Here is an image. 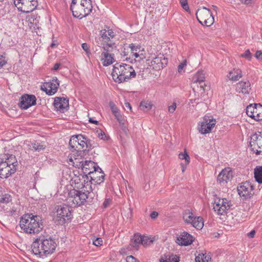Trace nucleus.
<instances>
[{
	"instance_id": "1",
	"label": "nucleus",
	"mask_w": 262,
	"mask_h": 262,
	"mask_svg": "<svg viewBox=\"0 0 262 262\" xmlns=\"http://www.w3.org/2000/svg\"><path fill=\"white\" fill-rule=\"evenodd\" d=\"M57 243L55 239L48 236H39L31 245L33 253L41 258L48 257L55 251Z\"/></svg>"
},
{
	"instance_id": "2",
	"label": "nucleus",
	"mask_w": 262,
	"mask_h": 262,
	"mask_svg": "<svg viewBox=\"0 0 262 262\" xmlns=\"http://www.w3.org/2000/svg\"><path fill=\"white\" fill-rule=\"evenodd\" d=\"M19 226L26 234L35 235L40 232L43 224L40 217L32 214H25L20 218Z\"/></svg>"
},
{
	"instance_id": "3",
	"label": "nucleus",
	"mask_w": 262,
	"mask_h": 262,
	"mask_svg": "<svg viewBox=\"0 0 262 262\" xmlns=\"http://www.w3.org/2000/svg\"><path fill=\"white\" fill-rule=\"evenodd\" d=\"M136 73L134 68L125 63H116L113 69L112 76L113 80L117 83L126 81L135 77Z\"/></svg>"
},
{
	"instance_id": "4",
	"label": "nucleus",
	"mask_w": 262,
	"mask_h": 262,
	"mask_svg": "<svg viewBox=\"0 0 262 262\" xmlns=\"http://www.w3.org/2000/svg\"><path fill=\"white\" fill-rule=\"evenodd\" d=\"M17 161L13 155H5L0 158V178L7 179L14 174L17 169Z\"/></svg>"
},
{
	"instance_id": "5",
	"label": "nucleus",
	"mask_w": 262,
	"mask_h": 262,
	"mask_svg": "<svg viewBox=\"0 0 262 262\" xmlns=\"http://www.w3.org/2000/svg\"><path fill=\"white\" fill-rule=\"evenodd\" d=\"M91 0H72L71 10L75 17L80 19L89 15L92 11Z\"/></svg>"
},
{
	"instance_id": "6",
	"label": "nucleus",
	"mask_w": 262,
	"mask_h": 262,
	"mask_svg": "<svg viewBox=\"0 0 262 262\" xmlns=\"http://www.w3.org/2000/svg\"><path fill=\"white\" fill-rule=\"evenodd\" d=\"M232 206L230 201L226 198L215 196L213 203V209L218 215H225Z\"/></svg>"
},
{
	"instance_id": "7",
	"label": "nucleus",
	"mask_w": 262,
	"mask_h": 262,
	"mask_svg": "<svg viewBox=\"0 0 262 262\" xmlns=\"http://www.w3.org/2000/svg\"><path fill=\"white\" fill-rule=\"evenodd\" d=\"M147 64L152 70L159 71L164 68L168 63V59L164 55L159 53L151 55L146 59Z\"/></svg>"
},
{
	"instance_id": "8",
	"label": "nucleus",
	"mask_w": 262,
	"mask_h": 262,
	"mask_svg": "<svg viewBox=\"0 0 262 262\" xmlns=\"http://www.w3.org/2000/svg\"><path fill=\"white\" fill-rule=\"evenodd\" d=\"M183 220L185 223L191 225L197 229H202L204 226L203 218L196 216L192 209H187L183 212Z\"/></svg>"
},
{
	"instance_id": "9",
	"label": "nucleus",
	"mask_w": 262,
	"mask_h": 262,
	"mask_svg": "<svg viewBox=\"0 0 262 262\" xmlns=\"http://www.w3.org/2000/svg\"><path fill=\"white\" fill-rule=\"evenodd\" d=\"M90 192L82 190L72 189L68 193L67 200L70 203L80 206L85 201Z\"/></svg>"
},
{
	"instance_id": "10",
	"label": "nucleus",
	"mask_w": 262,
	"mask_h": 262,
	"mask_svg": "<svg viewBox=\"0 0 262 262\" xmlns=\"http://www.w3.org/2000/svg\"><path fill=\"white\" fill-rule=\"evenodd\" d=\"M71 216V212L67 205H58L56 207L54 220L59 224H63L70 221Z\"/></svg>"
},
{
	"instance_id": "11",
	"label": "nucleus",
	"mask_w": 262,
	"mask_h": 262,
	"mask_svg": "<svg viewBox=\"0 0 262 262\" xmlns=\"http://www.w3.org/2000/svg\"><path fill=\"white\" fill-rule=\"evenodd\" d=\"M71 185L73 189L82 190L87 192L92 191L90 181H88V178L85 175L75 176L72 178Z\"/></svg>"
},
{
	"instance_id": "12",
	"label": "nucleus",
	"mask_w": 262,
	"mask_h": 262,
	"mask_svg": "<svg viewBox=\"0 0 262 262\" xmlns=\"http://www.w3.org/2000/svg\"><path fill=\"white\" fill-rule=\"evenodd\" d=\"M216 121L212 116H205L198 125V130L202 135L210 133L214 128Z\"/></svg>"
},
{
	"instance_id": "13",
	"label": "nucleus",
	"mask_w": 262,
	"mask_h": 262,
	"mask_svg": "<svg viewBox=\"0 0 262 262\" xmlns=\"http://www.w3.org/2000/svg\"><path fill=\"white\" fill-rule=\"evenodd\" d=\"M196 18L200 24L206 26H210L214 23V17L211 11L205 8L198 9L196 13Z\"/></svg>"
},
{
	"instance_id": "14",
	"label": "nucleus",
	"mask_w": 262,
	"mask_h": 262,
	"mask_svg": "<svg viewBox=\"0 0 262 262\" xmlns=\"http://www.w3.org/2000/svg\"><path fill=\"white\" fill-rule=\"evenodd\" d=\"M18 10L24 13L33 11L38 5L37 0H14Z\"/></svg>"
},
{
	"instance_id": "15",
	"label": "nucleus",
	"mask_w": 262,
	"mask_h": 262,
	"mask_svg": "<svg viewBox=\"0 0 262 262\" xmlns=\"http://www.w3.org/2000/svg\"><path fill=\"white\" fill-rule=\"evenodd\" d=\"M238 193L244 199H250L254 194V187L249 182L241 183L237 187Z\"/></svg>"
},
{
	"instance_id": "16",
	"label": "nucleus",
	"mask_w": 262,
	"mask_h": 262,
	"mask_svg": "<svg viewBox=\"0 0 262 262\" xmlns=\"http://www.w3.org/2000/svg\"><path fill=\"white\" fill-rule=\"evenodd\" d=\"M69 145L74 150L82 151L84 153L87 148V141L81 135L73 136L70 140Z\"/></svg>"
},
{
	"instance_id": "17",
	"label": "nucleus",
	"mask_w": 262,
	"mask_h": 262,
	"mask_svg": "<svg viewBox=\"0 0 262 262\" xmlns=\"http://www.w3.org/2000/svg\"><path fill=\"white\" fill-rule=\"evenodd\" d=\"M250 147L256 155H262V134L260 133L252 135L250 141Z\"/></svg>"
},
{
	"instance_id": "18",
	"label": "nucleus",
	"mask_w": 262,
	"mask_h": 262,
	"mask_svg": "<svg viewBox=\"0 0 262 262\" xmlns=\"http://www.w3.org/2000/svg\"><path fill=\"white\" fill-rule=\"evenodd\" d=\"M247 115L255 121L262 120V105L260 104H251L247 106Z\"/></svg>"
},
{
	"instance_id": "19",
	"label": "nucleus",
	"mask_w": 262,
	"mask_h": 262,
	"mask_svg": "<svg viewBox=\"0 0 262 262\" xmlns=\"http://www.w3.org/2000/svg\"><path fill=\"white\" fill-rule=\"evenodd\" d=\"M82 151L73 150L68 156L67 162L70 164L75 167L80 168L82 165L83 155Z\"/></svg>"
},
{
	"instance_id": "20",
	"label": "nucleus",
	"mask_w": 262,
	"mask_h": 262,
	"mask_svg": "<svg viewBox=\"0 0 262 262\" xmlns=\"http://www.w3.org/2000/svg\"><path fill=\"white\" fill-rule=\"evenodd\" d=\"M132 54L131 59L136 61L140 62L146 58V51L145 48L140 44L132 43Z\"/></svg>"
},
{
	"instance_id": "21",
	"label": "nucleus",
	"mask_w": 262,
	"mask_h": 262,
	"mask_svg": "<svg viewBox=\"0 0 262 262\" xmlns=\"http://www.w3.org/2000/svg\"><path fill=\"white\" fill-rule=\"evenodd\" d=\"M59 86V81L56 77H53L48 82H45L41 86V89L48 95L55 94Z\"/></svg>"
},
{
	"instance_id": "22",
	"label": "nucleus",
	"mask_w": 262,
	"mask_h": 262,
	"mask_svg": "<svg viewBox=\"0 0 262 262\" xmlns=\"http://www.w3.org/2000/svg\"><path fill=\"white\" fill-rule=\"evenodd\" d=\"M233 178V172L230 167L222 169L217 177V183L221 185H225L230 182Z\"/></svg>"
},
{
	"instance_id": "23",
	"label": "nucleus",
	"mask_w": 262,
	"mask_h": 262,
	"mask_svg": "<svg viewBox=\"0 0 262 262\" xmlns=\"http://www.w3.org/2000/svg\"><path fill=\"white\" fill-rule=\"evenodd\" d=\"M194 239V238L190 234L183 231L177 234L176 242L179 245L187 246L190 245Z\"/></svg>"
},
{
	"instance_id": "24",
	"label": "nucleus",
	"mask_w": 262,
	"mask_h": 262,
	"mask_svg": "<svg viewBox=\"0 0 262 262\" xmlns=\"http://www.w3.org/2000/svg\"><path fill=\"white\" fill-rule=\"evenodd\" d=\"M36 98L33 95L25 94L20 98L19 105L22 109L26 110L36 104Z\"/></svg>"
},
{
	"instance_id": "25",
	"label": "nucleus",
	"mask_w": 262,
	"mask_h": 262,
	"mask_svg": "<svg viewBox=\"0 0 262 262\" xmlns=\"http://www.w3.org/2000/svg\"><path fill=\"white\" fill-rule=\"evenodd\" d=\"M54 106L57 111L64 113L68 110L69 107V100L66 98L55 97Z\"/></svg>"
},
{
	"instance_id": "26",
	"label": "nucleus",
	"mask_w": 262,
	"mask_h": 262,
	"mask_svg": "<svg viewBox=\"0 0 262 262\" xmlns=\"http://www.w3.org/2000/svg\"><path fill=\"white\" fill-rule=\"evenodd\" d=\"M100 35L103 42V45L105 44L110 47L112 44V39L115 36V33L112 29L107 28L102 29L100 32Z\"/></svg>"
},
{
	"instance_id": "27",
	"label": "nucleus",
	"mask_w": 262,
	"mask_h": 262,
	"mask_svg": "<svg viewBox=\"0 0 262 262\" xmlns=\"http://www.w3.org/2000/svg\"><path fill=\"white\" fill-rule=\"evenodd\" d=\"M236 92L243 95H249L251 91V83L249 80H241L236 84Z\"/></svg>"
},
{
	"instance_id": "28",
	"label": "nucleus",
	"mask_w": 262,
	"mask_h": 262,
	"mask_svg": "<svg viewBox=\"0 0 262 262\" xmlns=\"http://www.w3.org/2000/svg\"><path fill=\"white\" fill-rule=\"evenodd\" d=\"M226 77L229 80L236 82L242 78L243 72L239 68H234L227 72Z\"/></svg>"
},
{
	"instance_id": "29",
	"label": "nucleus",
	"mask_w": 262,
	"mask_h": 262,
	"mask_svg": "<svg viewBox=\"0 0 262 262\" xmlns=\"http://www.w3.org/2000/svg\"><path fill=\"white\" fill-rule=\"evenodd\" d=\"M99 59L104 66H108L114 62L113 55L106 50L104 47L100 56Z\"/></svg>"
},
{
	"instance_id": "30",
	"label": "nucleus",
	"mask_w": 262,
	"mask_h": 262,
	"mask_svg": "<svg viewBox=\"0 0 262 262\" xmlns=\"http://www.w3.org/2000/svg\"><path fill=\"white\" fill-rule=\"evenodd\" d=\"M97 164L91 161H85L82 163V165H81L80 168H81L83 172L85 174V176L90 175L95 169L97 168Z\"/></svg>"
},
{
	"instance_id": "31",
	"label": "nucleus",
	"mask_w": 262,
	"mask_h": 262,
	"mask_svg": "<svg viewBox=\"0 0 262 262\" xmlns=\"http://www.w3.org/2000/svg\"><path fill=\"white\" fill-rule=\"evenodd\" d=\"M89 177L91 181H93L94 183L100 184L104 180V174L102 172L101 169L97 166L95 171L92 172Z\"/></svg>"
},
{
	"instance_id": "32",
	"label": "nucleus",
	"mask_w": 262,
	"mask_h": 262,
	"mask_svg": "<svg viewBox=\"0 0 262 262\" xmlns=\"http://www.w3.org/2000/svg\"><path fill=\"white\" fill-rule=\"evenodd\" d=\"M196 86L193 88V91L194 92V95L195 99H199L200 98L203 97L207 90L206 88L207 84L205 83L196 84Z\"/></svg>"
},
{
	"instance_id": "33",
	"label": "nucleus",
	"mask_w": 262,
	"mask_h": 262,
	"mask_svg": "<svg viewBox=\"0 0 262 262\" xmlns=\"http://www.w3.org/2000/svg\"><path fill=\"white\" fill-rule=\"evenodd\" d=\"M178 158L181 160H184V162L181 163L180 164L182 171V172H184L187 166L189 165L190 162V158L187 153V152L185 150L184 152H181L178 155Z\"/></svg>"
},
{
	"instance_id": "34",
	"label": "nucleus",
	"mask_w": 262,
	"mask_h": 262,
	"mask_svg": "<svg viewBox=\"0 0 262 262\" xmlns=\"http://www.w3.org/2000/svg\"><path fill=\"white\" fill-rule=\"evenodd\" d=\"M141 235L139 234H135L131 239L130 246L135 250H138L139 246L141 244Z\"/></svg>"
},
{
	"instance_id": "35",
	"label": "nucleus",
	"mask_w": 262,
	"mask_h": 262,
	"mask_svg": "<svg viewBox=\"0 0 262 262\" xmlns=\"http://www.w3.org/2000/svg\"><path fill=\"white\" fill-rule=\"evenodd\" d=\"M179 260L178 256L170 253L164 254L160 259V262H179Z\"/></svg>"
},
{
	"instance_id": "36",
	"label": "nucleus",
	"mask_w": 262,
	"mask_h": 262,
	"mask_svg": "<svg viewBox=\"0 0 262 262\" xmlns=\"http://www.w3.org/2000/svg\"><path fill=\"white\" fill-rule=\"evenodd\" d=\"M142 243L141 244L144 246H147L152 244L156 241L158 237L156 236H141Z\"/></svg>"
},
{
	"instance_id": "37",
	"label": "nucleus",
	"mask_w": 262,
	"mask_h": 262,
	"mask_svg": "<svg viewBox=\"0 0 262 262\" xmlns=\"http://www.w3.org/2000/svg\"><path fill=\"white\" fill-rule=\"evenodd\" d=\"M132 49L131 43L129 45H125L121 49V55L126 58L128 57L129 58H132Z\"/></svg>"
},
{
	"instance_id": "38",
	"label": "nucleus",
	"mask_w": 262,
	"mask_h": 262,
	"mask_svg": "<svg viewBox=\"0 0 262 262\" xmlns=\"http://www.w3.org/2000/svg\"><path fill=\"white\" fill-rule=\"evenodd\" d=\"M254 178L259 184H262V166H256L254 170Z\"/></svg>"
},
{
	"instance_id": "39",
	"label": "nucleus",
	"mask_w": 262,
	"mask_h": 262,
	"mask_svg": "<svg viewBox=\"0 0 262 262\" xmlns=\"http://www.w3.org/2000/svg\"><path fill=\"white\" fill-rule=\"evenodd\" d=\"M205 79V76L204 73L203 72H197L194 77V83L195 84H201L205 83L204 81Z\"/></svg>"
},
{
	"instance_id": "40",
	"label": "nucleus",
	"mask_w": 262,
	"mask_h": 262,
	"mask_svg": "<svg viewBox=\"0 0 262 262\" xmlns=\"http://www.w3.org/2000/svg\"><path fill=\"white\" fill-rule=\"evenodd\" d=\"M196 262H211V257L206 253H200L195 257Z\"/></svg>"
},
{
	"instance_id": "41",
	"label": "nucleus",
	"mask_w": 262,
	"mask_h": 262,
	"mask_svg": "<svg viewBox=\"0 0 262 262\" xmlns=\"http://www.w3.org/2000/svg\"><path fill=\"white\" fill-rule=\"evenodd\" d=\"M153 106V104L149 101H143L140 103V107L144 112L150 110Z\"/></svg>"
},
{
	"instance_id": "42",
	"label": "nucleus",
	"mask_w": 262,
	"mask_h": 262,
	"mask_svg": "<svg viewBox=\"0 0 262 262\" xmlns=\"http://www.w3.org/2000/svg\"><path fill=\"white\" fill-rule=\"evenodd\" d=\"M46 145L42 142H35L32 143V149L34 151H39L45 148Z\"/></svg>"
},
{
	"instance_id": "43",
	"label": "nucleus",
	"mask_w": 262,
	"mask_h": 262,
	"mask_svg": "<svg viewBox=\"0 0 262 262\" xmlns=\"http://www.w3.org/2000/svg\"><path fill=\"white\" fill-rule=\"evenodd\" d=\"M109 106L115 117L121 113L119 108L113 101L109 102Z\"/></svg>"
},
{
	"instance_id": "44",
	"label": "nucleus",
	"mask_w": 262,
	"mask_h": 262,
	"mask_svg": "<svg viewBox=\"0 0 262 262\" xmlns=\"http://www.w3.org/2000/svg\"><path fill=\"white\" fill-rule=\"evenodd\" d=\"M12 198L9 194H4L0 195V204H7L11 202Z\"/></svg>"
},
{
	"instance_id": "45",
	"label": "nucleus",
	"mask_w": 262,
	"mask_h": 262,
	"mask_svg": "<svg viewBox=\"0 0 262 262\" xmlns=\"http://www.w3.org/2000/svg\"><path fill=\"white\" fill-rule=\"evenodd\" d=\"M240 57L244 58L249 61H250L252 59V55L250 50L247 49L245 52L239 55Z\"/></svg>"
},
{
	"instance_id": "46",
	"label": "nucleus",
	"mask_w": 262,
	"mask_h": 262,
	"mask_svg": "<svg viewBox=\"0 0 262 262\" xmlns=\"http://www.w3.org/2000/svg\"><path fill=\"white\" fill-rule=\"evenodd\" d=\"M119 125L121 126V127L122 128V129L126 132L127 130L126 127V124L127 123L126 119H125V117L123 119L120 120L119 122Z\"/></svg>"
},
{
	"instance_id": "47",
	"label": "nucleus",
	"mask_w": 262,
	"mask_h": 262,
	"mask_svg": "<svg viewBox=\"0 0 262 262\" xmlns=\"http://www.w3.org/2000/svg\"><path fill=\"white\" fill-rule=\"evenodd\" d=\"M119 125L121 126V127L122 128V129L126 132L127 130L126 127V124L127 123L126 119H125V117L123 119L120 120L119 122Z\"/></svg>"
},
{
	"instance_id": "48",
	"label": "nucleus",
	"mask_w": 262,
	"mask_h": 262,
	"mask_svg": "<svg viewBox=\"0 0 262 262\" xmlns=\"http://www.w3.org/2000/svg\"><path fill=\"white\" fill-rule=\"evenodd\" d=\"M180 3L182 8L186 11H189V7L188 4L187 0H180Z\"/></svg>"
},
{
	"instance_id": "49",
	"label": "nucleus",
	"mask_w": 262,
	"mask_h": 262,
	"mask_svg": "<svg viewBox=\"0 0 262 262\" xmlns=\"http://www.w3.org/2000/svg\"><path fill=\"white\" fill-rule=\"evenodd\" d=\"M82 49L85 51V54L87 55H89L91 53L90 47L89 45L86 43H83L81 45Z\"/></svg>"
},
{
	"instance_id": "50",
	"label": "nucleus",
	"mask_w": 262,
	"mask_h": 262,
	"mask_svg": "<svg viewBox=\"0 0 262 262\" xmlns=\"http://www.w3.org/2000/svg\"><path fill=\"white\" fill-rule=\"evenodd\" d=\"M102 244L103 241L100 237H97L93 241V244L97 247L101 246Z\"/></svg>"
},
{
	"instance_id": "51",
	"label": "nucleus",
	"mask_w": 262,
	"mask_h": 262,
	"mask_svg": "<svg viewBox=\"0 0 262 262\" xmlns=\"http://www.w3.org/2000/svg\"><path fill=\"white\" fill-rule=\"evenodd\" d=\"M187 65V61L186 60H184L178 66V72L179 73H181L183 71V69Z\"/></svg>"
},
{
	"instance_id": "52",
	"label": "nucleus",
	"mask_w": 262,
	"mask_h": 262,
	"mask_svg": "<svg viewBox=\"0 0 262 262\" xmlns=\"http://www.w3.org/2000/svg\"><path fill=\"white\" fill-rule=\"evenodd\" d=\"M177 108V103L173 102L170 105L168 106V112L170 113H173Z\"/></svg>"
},
{
	"instance_id": "53",
	"label": "nucleus",
	"mask_w": 262,
	"mask_h": 262,
	"mask_svg": "<svg viewBox=\"0 0 262 262\" xmlns=\"http://www.w3.org/2000/svg\"><path fill=\"white\" fill-rule=\"evenodd\" d=\"M7 63L5 58L3 55H0V68L3 67Z\"/></svg>"
},
{
	"instance_id": "54",
	"label": "nucleus",
	"mask_w": 262,
	"mask_h": 262,
	"mask_svg": "<svg viewBox=\"0 0 262 262\" xmlns=\"http://www.w3.org/2000/svg\"><path fill=\"white\" fill-rule=\"evenodd\" d=\"M255 57L258 59H262V52L261 51H257L255 53Z\"/></svg>"
},
{
	"instance_id": "55",
	"label": "nucleus",
	"mask_w": 262,
	"mask_h": 262,
	"mask_svg": "<svg viewBox=\"0 0 262 262\" xmlns=\"http://www.w3.org/2000/svg\"><path fill=\"white\" fill-rule=\"evenodd\" d=\"M126 260V262H136V259L132 255L127 256Z\"/></svg>"
},
{
	"instance_id": "56",
	"label": "nucleus",
	"mask_w": 262,
	"mask_h": 262,
	"mask_svg": "<svg viewBox=\"0 0 262 262\" xmlns=\"http://www.w3.org/2000/svg\"><path fill=\"white\" fill-rule=\"evenodd\" d=\"M111 203V200H110L109 199H106L104 201L103 205L104 207L106 208L110 205Z\"/></svg>"
},
{
	"instance_id": "57",
	"label": "nucleus",
	"mask_w": 262,
	"mask_h": 262,
	"mask_svg": "<svg viewBox=\"0 0 262 262\" xmlns=\"http://www.w3.org/2000/svg\"><path fill=\"white\" fill-rule=\"evenodd\" d=\"M242 3L245 5H250L254 2L255 0H239Z\"/></svg>"
},
{
	"instance_id": "58",
	"label": "nucleus",
	"mask_w": 262,
	"mask_h": 262,
	"mask_svg": "<svg viewBox=\"0 0 262 262\" xmlns=\"http://www.w3.org/2000/svg\"><path fill=\"white\" fill-rule=\"evenodd\" d=\"M98 137L99 138H100L101 139H102V140H104L106 136L105 135V134L104 132H103L102 131L100 130V133H98Z\"/></svg>"
},
{
	"instance_id": "59",
	"label": "nucleus",
	"mask_w": 262,
	"mask_h": 262,
	"mask_svg": "<svg viewBox=\"0 0 262 262\" xmlns=\"http://www.w3.org/2000/svg\"><path fill=\"white\" fill-rule=\"evenodd\" d=\"M124 118H125V117L124 116H123L121 113L119 114V115H118L117 116H116L115 117V118L117 119V121L119 122V121H120V120H121L122 119H123Z\"/></svg>"
},
{
	"instance_id": "60",
	"label": "nucleus",
	"mask_w": 262,
	"mask_h": 262,
	"mask_svg": "<svg viewBox=\"0 0 262 262\" xmlns=\"http://www.w3.org/2000/svg\"><path fill=\"white\" fill-rule=\"evenodd\" d=\"M255 231L254 230H253L251 232L248 233L247 235L249 237L253 238L255 236Z\"/></svg>"
},
{
	"instance_id": "61",
	"label": "nucleus",
	"mask_w": 262,
	"mask_h": 262,
	"mask_svg": "<svg viewBox=\"0 0 262 262\" xmlns=\"http://www.w3.org/2000/svg\"><path fill=\"white\" fill-rule=\"evenodd\" d=\"M150 216L152 219H156L158 216V213L156 211H152Z\"/></svg>"
},
{
	"instance_id": "62",
	"label": "nucleus",
	"mask_w": 262,
	"mask_h": 262,
	"mask_svg": "<svg viewBox=\"0 0 262 262\" xmlns=\"http://www.w3.org/2000/svg\"><path fill=\"white\" fill-rule=\"evenodd\" d=\"M124 105L126 107L128 108L130 111H132V106L130 104L129 102H125Z\"/></svg>"
},
{
	"instance_id": "63",
	"label": "nucleus",
	"mask_w": 262,
	"mask_h": 262,
	"mask_svg": "<svg viewBox=\"0 0 262 262\" xmlns=\"http://www.w3.org/2000/svg\"><path fill=\"white\" fill-rule=\"evenodd\" d=\"M89 122H91V123L95 124H98V121H97L96 120H94L93 119H92L91 118H89Z\"/></svg>"
},
{
	"instance_id": "64",
	"label": "nucleus",
	"mask_w": 262,
	"mask_h": 262,
	"mask_svg": "<svg viewBox=\"0 0 262 262\" xmlns=\"http://www.w3.org/2000/svg\"><path fill=\"white\" fill-rule=\"evenodd\" d=\"M60 66V64L59 63H56L54 64L53 67V70H57L59 69V67Z\"/></svg>"
}]
</instances>
